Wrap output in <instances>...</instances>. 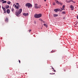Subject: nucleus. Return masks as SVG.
<instances>
[{"label": "nucleus", "mask_w": 78, "mask_h": 78, "mask_svg": "<svg viewBox=\"0 0 78 78\" xmlns=\"http://www.w3.org/2000/svg\"><path fill=\"white\" fill-rule=\"evenodd\" d=\"M55 5V2H54L53 3V5Z\"/></svg>", "instance_id": "393cba45"}, {"label": "nucleus", "mask_w": 78, "mask_h": 78, "mask_svg": "<svg viewBox=\"0 0 78 78\" xmlns=\"http://www.w3.org/2000/svg\"><path fill=\"white\" fill-rule=\"evenodd\" d=\"M55 73H53V75H55Z\"/></svg>", "instance_id": "c9c22d12"}, {"label": "nucleus", "mask_w": 78, "mask_h": 78, "mask_svg": "<svg viewBox=\"0 0 78 78\" xmlns=\"http://www.w3.org/2000/svg\"><path fill=\"white\" fill-rule=\"evenodd\" d=\"M63 19H66V18H65V17H64Z\"/></svg>", "instance_id": "72a5a7b5"}, {"label": "nucleus", "mask_w": 78, "mask_h": 78, "mask_svg": "<svg viewBox=\"0 0 78 78\" xmlns=\"http://www.w3.org/2000/svg\"><path fill=\"white\" fill-rule=\"evenodd\" d=\"M40 7H41V5H40Z\"/></svg>", "instance_id": "a19ab883"}, {"label": "nucleus", "mask_w": 78, "mask_h": 78, "mask_svg": "<svg viewBox=\"0 0 78 78\" xmlns=\"http://www.w3.org/2000/svg\"><path fill=\"white\" fill-rule=\"evenodd\" d=\"M42 16V14L41 13H40L39 14V17H41Z\"/></svg>", "instance_id": "aec40b11"}, {"label": "nucleus", "mask_w": 78, "mask_h": 78, "mask_svg": "<svg viewBox=\"0 0 78 78\" xmlns=\"http://www.w3.org/2000/svg\"><path fill=\"white\" fill-rule=\"evenodd\" d=\"M16 5H19V3H16Z\"/></svg>", "instance_id": "7c9ffc66"}, {"label": "nucleus", "mask_w": 78, "mask_h": 78, "mask_svg": "<svg viewBox=\"0 0 78 78\" xmlns=\"http://www.w3.org/2000/svg\"><path fill=\"white\" fill-rule=\"evenodd\" d=\"M23 16H28V13H23Z\"/></svg>", "instance_id": "1a4fd4ad"}, {"label": "nucleus", "mask_w": 78, "mask_h": 78, "mask_svg": "<svg viewBox=\"0 0 78 78\" xmlns=\"http://www.w3.org/2000/svg\"><path fill=\"white\" fill-rule=\"evenodd\" d=\"M64 8H65V5H64L62 6V10H65V9Z\"/></svg>", "instance_id": "f8f14e48"}, {"label": "nucleus", "mask_w": 78, "mask_h": 78, "mask_svg": "<svg viewBox=\"0 0 78 78\" xmlns=\"http://www.w3.org/2000/svg\"><path fill=\"white\" fill-rule=\"evenodd\" d=\"M0 8H1V7L0 6Z\"/></svg>", "instance_id": "79ce46f5"}, {"label": "nucleus", "mask_w": 78, "mask_h": 78, "mask_svg": "<svg viewBox=\"0 0 78 78\" xmlns=\"http://www.w3.org/2000/svg\"><path fill=\"white\" fill-rule=\"evenodd\" d=\"M51 75H53V73H51Z\"/></svg>", "instance_id": "58836bf2"}, {"label": "nucleus", "mask_w": 78, "mask_h": 78, "mask_svg": "<svg viewBox=\"0 0 78 78\" xmlns=\"http://www.w3.org/2000/svg\"><path fill=\"white\" fill-rule=\"evenodd\" d=\"M56 3L57 4H58V5H59L60 4L61 5H62V4L61 2H59V1H56Z\"/></svg>", "instance_id": "0eeeda50"}, {"label": "nucleus", "mask_w": 78, "mask_h": 78, "mask_svg": "<svg viewBox=\"0 0 78 78\" xmlns=\"http://www.w3.org/2000/svg\"><path fill=\"white\" fill-rule=\"evenodd\" d=\"M15 7L16 8V9H19V6L18 5L17 6V5H15Z\"/></svg>", "instance_id": "423d86ee"}, {"label": "nucleus", "mask_w": 78, "mask_h": 78, "mask_svg": "<svg viewBox=\"0 0 78 78\" xmlns=\"http://www.w3.org/2000/svg\"><path fill=\"white\" fill-rule=\"evenodd\" d=\"M76 17H77V19H78V16H76Z\"/></svg>", "instance_id": "f704fd0d"}, {"label": "nucleus", "mask_w": 78, "mask_h": 78, "mask_svg": "<svg viewBox=\"0 0 78 78\" xmlns=\"http://www.w3.org/2000/svg\"><path fill=\"white\" fill-rule=\"evenodd\" d=\"M38 4H35V6L34 8H35V9H38V8H39L37 6Z\"/></svg>", "instance_id": "20e7f679"}, {"label": "nucleus", "mask_w": 78, "mask_h": 78, "mask_svg": "<svg viewBox=\"0 0 78 78\" xmlns=\"http://www.w3.org/2000/svg\"><path fill=\"white\" fill-rule=\"evenodd\" d=\"M2 8L3 9H4V8H5L3 7H2Z\"/></svg>", "instance_id": "473e14b6"}, {"label": "nucleus", "mask_w": 78, "mask_h": 78, "mask_svg": "<svg viewBox=\"0 0 78 78\" xmlns=\"http://www.w3.org/2000/svg\"><path fill=\"white\" fill-rule=\"evenodd\" d=\"M57 11H60V12H61L62 10H61L60 9H57Z\"/></svg>", "instance_id": "2eb2a0df"}, {"label": "nucleus", "mask_w": 78, "mask_h": 78, "mask_svg": "<svg viewBox=\"0 0 78 78\" xmlns=\"http://www.w3.org/2000/svg\"><path fill=\"white\" fill-rule=\"evenodd\" d=\"M3 10L4 11V12H6V9H5V8H4L3 9Z\"/></svg>", "instance_id": "412c9836"}, {"label": "nucleus", "mask_w": 78, "mask_h": 78, "mask_svg": "<svg viewBox=\"0 0 78 78\" xmlns=\"http://www.w3.org/2000/svg\"><path fill=\"white\" fill-rule=\"evenodd\" d=\"M34 17L35 18H38L39 17V14H36L34 15Z\"/></svg>", "instance_id": "7ed1b4c3"}, {"label": "nucleus", "mask_w": 78, "mask_h": 78, "mask_svg": "<svg viewBox=\"0 0 78 78\" xmlns=\"http://www.w3.org/2000/svg\"><path fill=\"white\" fill-rule=\"evenodd\" d=\"M51 69H53V70L54 69V68H53V67H51Z\"/></svg>", "instance_id": "cd10ccee"}, {"label": "nucleus", "mask_w": 78, "mask_h": 78, "mask_svg": "<svg viewBox=\"0 0 78 78\" xmlns=\"http://www.w3.org/2000/svg\"><path fill=\"white\" fill-rule=\"evenodd\" d=\"M50 74H51V73H50Z\"/></svg>", "instance_id": "c03bdc74"}, {"label": "nucleus", "mask_w": 78, "mask_h": 78, "mask_svg": "<svg viewBox=\"0 0 78 78\" xmlns=\"http://www.w3.org/2000/svg\"><path fill=\"white\" fill-rule=\"evenodd\" d=\"M26 6H27L28 8H30L33 7V5L30 3H27L26 4Z\"/></svg>", "instance_id": "f03ea898"}, {"label": "nucleus", "mask_w": 78, "mask_h": 78, "mask_svg": "<svg viewBox=\"0 0 78 78\" xmlns=\"http://www.w3.org/2000/svg\"><path fill=\"white\" fill-rule=\"evenodd\" d=\"M61 9H62V8H61Z\"/></svg>", "instance_id": "ea45409f"}, {"label": "nucleus", "mask_w": 78, "mask_h": 78, "mask_svg": "<svg viewBox=\"0 0 78 78\" xmlns=\"http://www.w3.org/2000/svg\"><path fill=\"white\" fill-rule=\"evenodd\" d=\"M19 62L20 63V60H19Z\"/></svg>", "instance_id": "2f4dec72"}, {"label": "nucleus", "mask_w": 78, "mask_h": 78, "mask_svg": "<svg viewBox=\"0 0 78 78\" xmlns=\"http://www.w3.org/2000/svg\"><path fill=\"white\" fill-rule=\"evenodd\" d=\"M9 5H7L5 6V9H8V8H9Z\"/></svg>", "instance_id": "ddd939ff"}, {"label": "nucleus", "mask_w": 78, "mask_h": 78, "mask_svg": "<svg viewBox=\"0 0 78 78\" xmlns=\"http://www.w3.org/2000/svg\"><path fill=\"white\" fill-rule=\"evenodd\" d=\"M53 70H54V72H56V70L54 69Z\"/></svg>", "instance_id": "c756f323"}, {"label": "nucleus", "mask_w": 78, "mask_h": 78, "mask_svg": "<svg viewBox=\"0 0 78 78\" xmlns=\"http://www.w3.org/2000/svg\"><path fill=\"white\" fill-rule=\"evenodd\" d=\"M11 10L12 12H13V11H14V9H13V8H12Z\"/></svg>", "instance_id": "b1692460"}, {"label": "nucleus", "mask_w": 78, "mask_h": 78, "mask_svg": "<svg viewBox=\"0 0 78 78\" xmlns=\"http://www.w3.org/2000/svg\"><path fill=\"white\" fill-rule=\"evenodd\" d=\"M44 2H46V0H44Z\"/></svg>", "instance_id": "4c0bfd02"}, {"label": "nucleus", "mask_w": 78, "mask_h": 78, "mask_svg": "<svg viewBox=\"0 0 78 78\" xmlns=\"http://www.w3.org/2000/svg\"><path fill=\"white\" fill-rule=\"evenodd\" d=\"M70 8H71V10L72 11H73V9H74V7H73V6L72 5H70Z\"/></svg>", "instance_id": "6e6552de"}, {"label": "nucleus", "mask_w": 78, "mask_h": 78, "mask_svg": "<svg viewBox=\"0 0 78 78\" xmlns=\"http://www.w3.org/2000/svg\"><path fill=\"white\" fill-rule=\"evenodd\" d=\"M58 16V14H54V17H57Z\"/></svg>", "instance_id": "dca6fc26"}, {"label": "nucleus", "mask_w": 78, "mask_h": 78, "mask_svg": "<svg viewBox=\"0 0 78 78\" xmlns=\"http://www.w3.org/2000/svg\"><path fill=\"white\" fill-rule=\"evenodd\" d=\"M66 3H70V2H73V1L72 0H70L69 1L66 0Z\"/></svg>", "instance_id": "39448f33"}, {"label": "nucleus", "mask_w": 78, "mask_h": 78, "mask_svg": "<svg viewBox=\"0 0 78 78\" xmlns=\"http://www.w3.org/2000/svg\"><path fill=\"white\" fill-rule=\"evenodd\" d=\"M7 12L8 14H9L10 13V10H9V9H7Z\"/></svg>", "instance_id": "9d476101"}, {"label": "nucleus", "mask_w": 78, "mask_h": 78, "mask_svg": "<svg viewBox=\"0 0 78 78\" xmlns=\"http://www.w3.org/2000/svg\"><path fill=\"white\" fill-rule=\"evenodd\" d=\"M7 4L8 5H9V4H11V2H10V1H8L7 2Z\"/></svg>", "instance_id": "a211bd4d"}, {"label": "nucleus", "mask_w": 78, "mask_h": 78, "mask_svg": "<svg viewBox=\"0 0 78 78\" xmlns=\"http://www.w3.org/2000/svg\"><path fill=\"white\" fill-rule=\"evenodd\" d=\"M54 51H51V53H53V52H54Z\"/></svg>", "instance_id": "a878e982"}, {"label": "nucleus", "mask_w": 78, "mask_h": 78, "mask_svg": "<svg viewBox=\"0 0 78 78\" xmlns=\"http://www.w3.org/2000/svg\"><path fill=\"white\" fill-rule=\"evenodd\" d=\"M6 3V1H3V2H2V3Z\"/></svg>", "instance_id": "6ab92c4d"}, {"label": "nucleus", "mask_w": 78, "mask_h": 78, "mask_svg": "<svg viewBox=\"0 0 78 78\" xmlns=\"http://www.w3.org/2000/svg\"><path fill=\"white\" fill-rule=\"evenodd\" d=\"M8 18H6L5 20V22H8Z\"/></svg>", "instance_id": "4468645a"}, {"label": "nucleus", "mask_w": 78, "mask_h": 78, "mask_svg": "<svg viewBox=\"0 0 78 78\" xmlns=\"http://www.w3.org/2000/svg\"><path fill=\"white\" fill-rule=\"evenodd\" d=\"M5 1V0H2L1 1V2H3V1Z\"/></svg>", "instance_id": "bb28decb"}, {"label": "nucleus", "mask_w": 78, "mask_h": 78, "mask_svg": "<svg viewBox=\"0 0 78 78\" xmlns=\"http://www.w3.org/2000/svg\"><path fill=\"white\" fill-rule=\"evenodd\" d=\"M14 5H15V4H14L13 5V6H14Z\"/></svg>", "instance_id": "e433bc0d"}, {"label": "nucleus", "mask_w": 78, "mask_h": 78, "mask_svg": "<svg viewBox=\"0 0 78 78\" xmlns=\"http://www.w3.org/2000/svg\"><path fill=\"white\" fill-rule=\"evenodd\" d=\"M31 30H29V32H31Z\"/></svg>", "instance_id": "c85d7f7f"}, {"label": "nucleus", "mask_w": 78, "mask_h": 78, "mask_svg": "<svg viewBox=\"0 0 78 78\" xmlns=\"http://www.w3.org/2000/svg\"><path fill=\"white\" fill-rule=\"evenodd\" d=\"M39 20H40V21H41V22H43V23H44L45 22L44 21H43V20H42V19H40Z\"/></svg>", "instance_id": "9b49d317"}, {"label": "nucleus", "mask_w": 78, "mask_h": 78, "mask_svg": "<svg viewBox=\"0 0 78 78\" xmlns=\"http://www.w3.org/2000/svg\"><path fill=\"white\" fill-rule=\"evenodd\" d=\"M46 5V6H47V5Z\"/></svg>", "instance_id": "37998d69"}, {"label": "nucleus", "mask_w": 78, "mask_h": 78, "mask_svg": "<svg viewBox=\"0 0 78 78\" xmlns=\"http://www.w3.org/2000/svg\"><path fill=\"white\" fill-rule=\"evenodd\" d=\"M54 11H55V12H58V9H54Z\"/></svg>", "instance_id": "f3484780"}, {"label": "nucleus", "mask_w": 78, "mask_h": 78, "mask_svg": "<svg viewBox=\"0 0 78 78\" xmlns=\"http://www.w3.org/2000/svg\"><path fill=\"white\" fill-rule=\"evenodd\" d=\"M44 26H45V27H47V24H44Z\"/></svg>", "instance_id": "4be33fe9"}, {"label": "nucleus", "mask_w": 78, "mask_h": 78, "mask_svg": "<svg viewBox=\"0 0 78 78\" xmlns=\"http://www.w3.org/2000/svg\"><path fill=\"white\" fill-rule=\"evenodd\" d=\"M62 14H66V12L65 11H63L62 12Z\"/></svg>", "instance_id": "5701e85b"}, {"label": "nucleus", "mask_w": 78, "mask_h": 78, "mask_svg": "<svg viewBox=\"0 0 78 78\" xmlns=\"http://www.w3.org/2000/svg\"><path fill=\"white\" fill-rule=\"evenodd\" d=\"M22 9H19L18 11H16V12L15 13L16 15V16L18 17H19V16H20L19 15L21 14V12H22Z\"/></svg>", "instance_id": "f257e3e1"}]
</instances>
